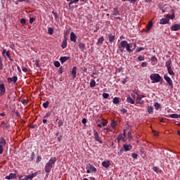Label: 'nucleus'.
<instances>
[{"label":"nucleus","instance_id":"1","mask_svg":"<svg viewBox=\"0 0 180 180\" xmlns=\"http://www.w3.org/2000/svg\"><path fill=\"white\" fill-rule=\"evenodd\" d=\"M133 44H128L127 41H122L118 46V50L121 52L123 53L124 51V49H126L127 51L129 53V51H131V48L132 47Z\"/></svg>","mask_w":180,"mask_h":180},{"label":"nucleus","instance_id":"2","mask_svg":"<svg viewBox=\"0 0 180 180\" xmlns=\"http://www.w3.org/2000/svg\"><path fill=\"white\" fill-rule=\"evenodd\" d=\"M57 161V158L54 157V158H51L49 162H47L45 165V172H46V174L50 173V172L51 171V169L53 168V165H54V164H56Z\"/></svg>","mask_w":180,"mask_h":180},{"label":"nucleus","instance_id":"3","mask_svg":"<svg viewBox=\"0 0 180 180\" xmlns=\"http://www.w3.org/2000/svg\"><path fill=\"white\" fill-rule=\"evenodd\" d=\"M172 64V61L171 60H169L166 62L165 65L167 68V72L169 75H172V77H175V72H174V70H172V68H171V65Z\"/></svg>","mask_w":180,"mask_h":180},{"label":"nucleus","instance_id":"4","mask_svg":"<svg viewBox=\"0 0 180 180\" xmlns=\"http://www.w3.org/2000/svg\"><path fill=\"white\" fill-rule=\"evenodd\" d=\"M151 81H153V82H160L161 81V76L158 74H152L150 77Z\"/></svg>","mask_w":180,"mask_h":180},{"label":"nucleus","instance_id":"5","mask_svg":"<svg viewBox=\"0 0 180 180\" xmlns=\"http://www.w3.org/2000/svg\"><path fill=\"white\" fill-rule=\"evenodd\" d=\"M94 139L96 140V141H98V143H99L100 144H102V140H101V139H99V135L98 134V131L96 130H94Z\"/></svg>","mask_w":180,"mask_h":180},{"label":"nucleus","instance_id":"6","mask_svg":"<svg viewBox=\"0 0 180 180\" xmlns=\"http://www.w3.org/2000/svg\"><path fill=\"white\" fill-rule=\"evenodd\" d=\"M164 79H165V81H167V82L169 84V86L172 89L174 88V84L172 83V79H171L169 77L165 75Z\"/></svg>","mask_w":180,"mask_h":180},{"label":"nucleus","instance_id":"7","mask_svg":"<svg viewBox=\"0 0 180 180\" xmlns=\"http://www.w3.org/2000/svg\"><path fill=\"white\" fill-rule=\"evenodd\" d=\"M36 176H37V172H34L31 174L25 176V177L24 178V180H28V179L32 180L33 178H34Z\"/></svg>","mask_w":180,"mask_h":180},{"label":"nucleus","instance_id":"8","mask_svg":"<svg viewBox=\"0 0 180 180\" xmlns=\"http://www.w3.org/2000/svg\"><path fill=\"white\" fill-rule=\"evenodd\" d=\"M86 168V169H89L91 172H96V168L91 164L87 165Z\"/></svg>","mask_w":180,"mask_h":180},{"label":"nucleus","instance_id":"9","mask_svg":"<svg viewBox=\"0 0 180 180\" xmlns=\"http://www.w3.org/2000/svg\"><path fill=\"white\" fill-rule=\"evenodd\" d=\"M6 89H5V84H0V95H5L6 92Z\"/></svg>","mask_w":180,"mask_h":180},{"label":"nucleus","instance_id":"10","mask_svg":"<svg viewBox=\"0 0 180 180\" xmlns=\"http://www.w3.org/2000/svg\"><path fill=\"white\" fill-rule=\"evenodd\" d=\"M172 30L174 32H176L178 30H180V25L179 24H174L172 27Z\"/></svg>","mask_w":180,"mask_h":180},{"label":"nucleus","instance_id":"11","mask_svg":"<svg viewBox=\"0 0 180 180\" xmlns=\"http://www.w3.org/2000/svg\"><path fill=\"white\" fill-rule=\"evenodd\" d=\"M70 41H74L75 43L77 41V35H75L73 32L70 33Z\"/></svg>","mask_w":180,"mask_h":180},{"label":"nucleus","instance_id":"12","mask_svg":"<svg viewBox=\"0 0 180 180\" xmlns=\"http://www.w3.org/2000/svg\"><path fill=\"white\" fill-rule=\"evenodd\" d=\"M102 165L104 168H109L110 167V162L109 160L103 161Z\"/></svg>","mask_w":180,"mask_h":180},{"label":"nucleus","instance_id":"13","mask_svg":"<svg viewBox=\"0 0 180 180\" xmlns=\"http://www.w3.org/2000/svg\"><path fill=\"white\" fill-rule=\"evenodd\" d=\"M169 18H162L160 20V25H166V23H169Z\"/></svg>","mask_w":180,"mask_h":180},{"label":"nucleus","instance_id":"14","mask_svg":"<svg viewBox=\"0 0 180 180\" xmlns=\"http://www.w3.org/2000/svg\"><path fill=\"white\" fill-rule=\"evenodd\" d=\"M16 174L11 173L8 176H6V179H15Z\"/></svg>","mask_w":180,"mask_h":180},{"label":"nucleus","instance_id":"15","mask_svg":"<svg viewBox=\"0 0 180 180\" xmlns=\"http://www.w3.org/2000/svg\"><path fill=\"white\" fill-rule=\"evenodd\" d=\"M8 82H14V84L18 81V77L14 76L13 77H8Z\"/></svg>","mask_w":180,"mask_h":180},{"label":"nucleus","instance_id":"16","mask_svg":"<svg viewBox=\"0 0 180 180\" xmlns=\"http://www.w3.org/2000/svg\"><path fill=\"white\" fill-rule=\"evenodd\" d=\"M123 148H124V151H130V150H131V148H133V147L131 145L124 144Z\"/></svg>","mask_w":180,"mask_h":180},{"label":"nucleus","instance_id":"17","mask_svg":"<svg viewBox=\"0 0 180 180\" xmlns=\"http://www.w3.org/2000/svg\"><path fill=\"white\" fill-rule=\"evenodd\" d=\"M172 14H168L167 15V19H175V11H174V9L172 10Z\"/></svg>","mask_w":180,"mask_h":180},{"label":"nucleus","instance_id":"18","mask_svg":"<svg viewBox=\"0 0 180 180\" xmlns=\"http://www.w3.org/2000/svg\"><path fill=\"white\" fill-rule=\"evenodd\" d=\"M68 60H70V57L63 56L60 58V61L62 64H64V63H65V61H68Z\"/></svg>","mask_w":180,"mask_h":180},{"label":"nucleus","instance_id":"19","mask_svg":"<svg viewBox=\"0 0 180 180\" xmlns=\"http://www.w3.org/2000/svg\"><path fill=\"white\" fill-rule=\"evenodd\" d=\"M79 47L82 51H84V50H86V47H85V44L80 42L79 44Z\"/></svg>","mask_w":180,"mask_h":180},{"label":"nucleus","instance_id":"20","mask_svg":"<svg viewBox=\"0 0 180 180\" xmlns=\"http://www.w3.org/2000/svg\"><path fill=\"white\" fill-rule=\"evenodd\" d=\"M0 146L2 147H5L6 146V141L4 138L0 139Z\"/></svg>","mask_w":180,"mask_h":180},{"label":"nucleus","instance_id":"21","mask_svg":"<svg viewBox=\"0 0 180 180\" xmlns=\"http://www.w3.org/2000/svg\"><path fill=\"white\" fill-rule=\"evenodd\" d=\"M151 27H153V21H150L148 24L146 26V30L148 32L149 30H151Z\"/></svg>","mask_w":180,"mask_h":180},{"label":"nucleus","instance_id":"22","mask_svg":"<svg viewBox=\"0 0 180 180\" xmlns=\"http://www.w3.org/2000/svg\"><path fill=\"white\" fill-rule=\"evenodd\" d=\"M108 39H109L110 43H113V41H115V36L112 35V34H109Z\"/></svg>","mask_w":180,"mask_h":180},{"label":"nucleus","instance_id":"23","mask_svg":"<svg viewBox=\"0 0 180 180\" xmlns=\"http://www.w3.org/2000/svg\"><path fill=\"white\" fill-rule=\"evenodd\" d=\"M127 102H128V103H131V105H134V100H133L130 96L127 97Z\"/></svg>","mask_w":180,"mask_h":180},{"label":"nucleus","instance_id":"24","mask_svg":"<svg viewBox=\"0 0 180 180\" xmlns=\"http://www.w3.org/2000/svg\"><path fill=\"white\" fill-rule=\"evenodd\" d=\"M72 75H74V78H75L77 75V67L74 66L72 70Z\"/></svg>","mask_w":180,"mask_h":180},{"label":"nucleus","instance_id":"25","mask_svg":"<svg viewBox=\"0 0 180 180\" xmlns=\"http://www.w3.org/2000/svg\"><path fill=\"white\" fill-rule=\"evenodd\" d=\"M113 16H117V15H119V8H115L113 9V13H112Z\"/></svg>","mask_w":180,"mask_h":180},{"label":"nucleus","instance_id":"26","mask_svg":"<svg viewBox=\"0 0 180 180\" xmlns=\"http://www.w3.org/2000/svg\"><path fill=\"white\" fill-rule=\"evenodd\" d=\"M119 102H120L119 97H115V98H114L113 100H112V103H113L115 105H117V103H119Z\"/></svg>","mask_w":180,"mask_h":180},{"label":"nucleus","instance_id":"27","mask_svg":"<svg viewBox=\"0 0 180 180\" xmlns=\"http://www.w3.org/2000/svg\"><path fill=\"white\" fill-rule=\"evenodd\" d=\"M179 116L180 115L178 114H172L169 115V117H172V119H178Z\"/></svg>","mask_w":180,"mask_h":180},{"label":"nucleus","instance_id":"28","mask_svg":"<svg viewBox=\"0 0 180 180\" xmlns=\"http://www.w3.org/2000/svg\"><path fill=\"white\" fill-rule=\"evenodd\" d=\"M105 39H103V37H101L100 38H98V41H97V44H102V43H103V41Z\"/></svg>","mask_w":180,"mask_h":180},{"label":"nucleus","instance_id":"29","mask_svg":"<svg viewBox=\"0 0 180 180\" xmlns=\"http://www.w3.org/2000/svg\"><path fill=\"white\" fill-rule=\"evenodd\" d=\"M61 47L62 49H65V47H67V39L63 41Z\"/></svg>","mask_w":180,"mask_h":180},{"label":"nucleus","instance_id":"30","mask_svg":"<svg viewBox=\"0 0 180 180\" xmlns=\"http://www.w3.org/2000/svg\"><path fill=\"white\" fill-rule=\"evenodd\" d=\"M153 110H154V108H153V106L148 107V112L149 114L153 113Z\"/></svg>","mask_w":180,"mask_h":180},{"label":"nucleus","instance_id":"31","mask_svg":"<svg viewBox=\"0 0 180 180\" xmlns=\"http://www.w3.org/2000/svg\"><path fill=\"white\" fill-rule=\"evenodd\" d=\"M96 82H95V80H91L90 82L91 88H94V86H96Z\"/></svg>","mask_w":180,"mask_h":180},{"label":"nucleus","instance_id":"32","mask_svg":"<svg viewBox=\"0 0 180 180\" xmlns=\"http://www.w3.org/2000/svg\"><path fill=\"white\" fill-rule=\"evenodd\" d=\"M154 106H155V109H156V110H158V109H160L161 108V105L158 103H155L154 104Z\"/></svg>","mask_w":180,"mask_h":180},{"label":"nucleus","instance_id":"33","mask_svg":"<svg viewBox=\"0 0 180 180\" xmlns=\"http://www.w3.org/2000/svg\"><path fill=\"white\" fill-rule=\"evenodd\" d=\"M49 105H50V102L49 101H46L43 103V106L45 109H47V108H49Z\"/></svg>","mask_w":180,"mask_h":180},{"label":"nucleus","instance_id":"34","mask_svg":"<svg viewBox=\"0 0 180 180\" xmlns=\"http://www.w3.org/2000/svg\"><path fill=\"white\" fill-rule=\"evenodd\" d=\"M153 171H155V172H157V174H161V170H160L157 167H153Z\"/></svg>","mask_w":180,"mask_h":180},{"label":"nucleus","instance_id":"35","mask_svg":"<svg viewBox=\"0 0 180 180\" xmlns=\"http://www.w3.org/2000/svg\"><path fill=\"white\" fill-rule=\"evenodd\" d=\"M79 0H72L70 1V2L69 3V8H71V5H72V4H75L77 2H79Z\"/></svg>","mask_w":180,"mask_h":180},{"label":"nucleus","instance_id":"36","mask_svg":"<svg viewBox=\"0 0 180 180\" xmlns=\"http://www.w3.org/2000/svg\"><path fill=\"white\" fill-rule=\"evenodd\" d=\"M48 33L49 34H53V33H54V30L53 29V28H51V27H49V29H48Z\"/></svg>","mask_w":180,"mask_h":180},{"label":"nucleus","instance_id":"37","mask_svg":"<svg viewBox=\"0 0 180 180\" xmlns=\"http://www.w3.org/2000/svg\"><path fill=\"white\" fill-rule=\"evenodd\" d=\"M39 63H40V59H36V60H35V65H36L38 68H40V65H39Z\"/></svg>","mask_w":180,"mask_h":180},{"label":"nucleus","instance_id":"38","mask_svg":"<svg viewBox=\"0 0 180 180\" xmlns=\"http://www.w3.org/2000/svg\"><path fill=\"white\" fill-rule=\"evenodd\" d=\"M101 124H102V126H103V127H105V126H107V124H108V121H106L105 120H102Z\"/></svg>","mask_w":180,"mask_h":180},{"label":"nucleus","instance_id":"39","mask_svg":"<svg viewBox=\"0 0 180 180\" xmlns=\"http://www.w3.org/2000/svg\"><path fill=\"white\" fill-rule=\"evenodd\" d=\"M136 103H138L139 105H143V103H144V101L141 99H137L136 98Z\"/></svg>","mask_w":180,"mask_h":180},{"label":"nucleus","instance_id":"40","mask_svg":"<svg viewBox=\"0 0 180 180\" xmlns=\"http://www.w3.org/2000/svg\"><path fill=\"white\" fill-rule=\"evenodd\" d=\"M103 98H104V99H108V98H109V94L103 93Z\"/></svg>","mask_w":180,"mask_h":180},{"label":"nucleus","instance_id":"41","mask_svg":"<svg viewBox=\"0 0 180 180\" xmlns=\"http://www.w3.org/2000/svg\"><path fill=\"white\" fill-rule=\"evenodd\" d=\"M54 65H55V67H56L57 68H58V67H60V62H58V61H55V62H54Z\"/></svg>","mask_w":180,"mask_h":180},{"label":"nucleus","instance_id":"42","mask_svg":"<svg viewBox=\"0 0 180 180\" xmlns=\"http://www.w3.org/2000/svg\"><path fill=\"white\" fill-rule=\"evenodd\" d=\"M58 127H61V126H63V124H64V122H63L62 120H59L58 122Z\"/></svg>","mask_w":180,"mask_h":180},{"label":"nucleus","instance_id":"43","mask_svg":"<svg viewBox=\"0 0 180 180\" xmlns=\"http://www.w3.org/2000/svg\"><path fill=\"white\" fill-rule=\"evenodd\" d=\"M131 157L134 158V159L137 158V157H139V155H137V153H134L131 154Z\"/></svg>","mask_w":180,"mask_h":180},{"label":"nucleus","instance_id":"44","mask_svg":"<svg viewBox=\"0 0 180 180\" xmlns=\"http://www.w3.org/2000/svg\"><path fill=\"white\" fill-rule=\"evenodd\" d=\"M111 126L115 129L116 127V121H112Z\"/></svg>","mask_w":180,"mask_h":180},{"label":"nucleus","instance_id":"45","mask_svg":"<svg viewBox=\"0 0 180 180\" xmlns=\"http://www.w3.org/2000/svg\"><path fill=\"white\" fill-rule=\"evenodd\" d=\"M122 137H123V135L122 134L119 135V136L117 139L118 143H119V141H120L122 140Z\"/></svg>","mask_w":180,"mask_h":180},{"label":"nucleus","instance_id":"46","mask_svg":"<svg viewBox=\"0 0 180 180\" xmlns=\"http://www.w3.org/2000/svg\"><path fill=\"white\" fill-rule=\"evenodd\" d=\"M144 50V48L140 47L136 49L137 53H140V51H143Z\"/></svg>","mask_w":180,"mask_h":180},{"label":"nucleus","instance_id":"47","mask_svg":"<svg viewBox=\"0 0 180 180\" xmlns=\"http://www.w3.org/2000/svg\"><path fill=\"white\" fill-rule=\"evenodd\" d=\"M20 23H22V25H25L26 24V20L25 18H22L20 20Z\"/></svg>","mask_w":180,"mask_h":180},{"label":"nucleus","instance_id":"48","mask_svg":"<svg viewBox=\"0 0 180 180\" xmlns=\"http://www.w3.org/2000/svg\"><path fill=\"white\" fill-rule=\"evenodd\" d=\"M4 69V66L2 65V59L0 57V70H3Z\"/></svg>","mask_w":180,"mask_h":180},{"label":"nucleus","instance_id":"49","mask_svg":"<svg viewBox=\"0 0 180 180\" xmlns=\"http://www.w3.org/2000/svg\"><path fill=\"white\" fill-rule=\"evenodd\" d=\"M139 61H144V56H139L138 58Z\"/></svg>","mask_w":180,"mask_h":180},{"label":"nucleus","instance_id":"50","mask_svg":"<svg viewBox=\"0 0 180 180\" xmlns=\"http://www.w3.org/2000/svg\"><path fill=\"white\" fill-rule=\"evenodd\" d=\"M41 161V156H37V162H40Z\"/></svg>","mask_w":180,"mask_h":180},{"label":"nucleus","instance_id":"51","mask_svg":"<svg viewBox=\"0 0 180 180\" xmlns=\"http://www.w3.org/2000/svg\"><path fill=\"white\" fill-rule=\"evenodd\" d=\"M144 98V95L138 94L136 99H143Z\"/></svg>","mask_w":180,"mask_h":180},{"label":"nucleus","instance_id":"52","mask_svg":"<svg viewBox=\"0 0 180 180\" xmlns=\"http://www.w3.org/2000/svg\"><path fill=\"white\" fill-rule=\"evenodd\" d=\"M34 20H36V19L34 18H30V23H33L34 22Z\"/></svg>","mask_w":180,"mask_h":180},{"label":"nucleus","instance_id":"53","mask_svg":"<svg viewBox=\"0 0 180 180\" xmlns=\"http://www.w3.org/2000/svg\"><path fill=\"white\" fill-rule=\"evenodd\" d=\"M52 13L53 15V16H55V18L57 19L58 18V15H57V13L52 11Z\"/></svg>","mask_w":180,"mask_h":180},{"label":"nucleus","instance_id":"54","mask_svg":"<svg viewBox=\"0 0 180 180\" xmlns=\"http://www.w3.org/2000/svg\"><path fill=\"white\" fill-rule=\"evenodd\" d=\"M4 153V146H0V154H2Z\"/></svg>","mask_w":180,"mask_h":180},{"label":"nucleus","instance_id":"55","mask_svg":"<svg viewBox=\"0 0 180 180\" xmlns=\"http://www.w3.org/2000/svg\"><path fill=\"white\" fill-rule=\"evenodd\" d=\"M6 55L7 56V57H8V58H11V52H9V51L6 52Z\"/></svg>","mask_w":180,"mask_h":180},{"label":"nucleus","instance_id":"56","mask_svg":"<svg viewBox=\"0 0 180 180\" xmlns=\"http://www.w3.org/2000/svg\"><path fill=\"white\" fill-rule=\"evenodd\" d=\"M147 63L146 62H143L142 63H141V67H147Z\"/></svg>","mask_w":180,"mask_h":180},{"label":"nucleus","instance_id":"57","mask_svg":"<svg viewBox=\"0 0 180 180\" xmlns=\"http://www.w3.org/2000/svg\"><path fill=\"white\" fill-rule=\"evenodd\" d=\"M82 123L83 124H86V118H83L82 120Z\"/></svg>","mask_w":180,"mask_h":180},{"label":"nucleus","instance_id":"58","mask_svg":"<svg viewBox=\"0 0 180 180\" xmlns=\"http://www.w3.org/2000/svg\"><path fill=\"white\" fill-rule=\"evenodd\" d=\"M31 160H32V161H33L34 160V152H32V153L31 155Z\"/></svg>","mask_w":180,"mask_h":180},{"label":"nucleus","instance_id":"59","mask_svg":"<svg viewBox=\"0 0 180 180\" xmlns=\"http://www.w3.org/2000/svg\"><path fill=\"white\" fill-rule=\"evenodd\" d=\"M30 129H35L36 128V125H34V124H30Z\"/></svg>","mask_w":180,"mask_h":180},{"label":"nucleus","instance_id":"60","mask_svg":"<svg viewBox=\"0 0 180 180\" xmlns=\"http://www.w3.org/2000/svg\"><path fill=\"white\" fill-rule=\"evenodd\" d=\"M22 70L24 72H27V68H22Z\"/></svg>","mask_w":180,"mask_h":180},{"label":"nucleus","instance_id":"61","mask_svg":"<svg viewBox=\"0 0 180 180\" xmlns=\"http://www.w3.org/2000/svg\"><path fill=\"white\" fill-rule=\"evenodd\" d=\"M59 74H63V67L59 68Z\"/></svg>","mask_w":180,"mask_h":180},{"label":"nucleus","instance_id":"62","mask_svg":"<svg viewBox=\"0 0 180 180\" xmlns=\"http://www.w3.org/2000/svg\"><path fill=\"white\" fill-rule=\"evenodd\" d=\"M121 112H122V113H126L127 112V110L124 109V108H122L121 110Z\"/></svg>","mask_w":180,"mask_h":180},{"label":"nucleus","instance_id":"63","mask_svg":"<svg viewBox=\"0 0 180 180\" xmlns=\"http://www.w3.org/2000/svg\"><path fill=\"white\" fill-rule=\"evenodd\" d=\"M61 139H63V136L60 135L59 137H58V141H61Z\"/></svg>","mask_w":180,"mask_h":180},{"label":"nucleus","instance_id":"64","mask_svg":"<svg viewBox=\"0 0 180 180\" xmlns=\"http://www.w3.org/2000/svg\"><path fill=\"white\" fill-rule=\"evenodd\" d=\"M128 137H129V139H131V131L128 132Z\"/></svg>","mask_w":180,"mask_h":180}]
</instances>
